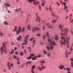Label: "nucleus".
<instances>
[{
  "label": "nucleus",
  "mask_w": 73,
  "mask_h": 73,
  "mask_svg": "<svg viewBox=\"0 0 73 73\" xmlns=\"http://www.w3.org/2000/svg\"><path fill=\"white\" fill-rule=\"evenodd\" d=\"M60 2V3L61 4H62V1H59Z\"/></svg>",
  "instance_id": "nucleus-60"
},
{
  "label": "nucleus",
  "mask_w": 73,
  "mask_h": 73,
  "mask_svg": "<svg viewBox=\"0 0 73 73\" xmlns=\"http://www.w3.org/2000/svg\"><path fill=\"white\" fill-rule=\"evenodd\" d=\"M38 13L37 12L36 13V15L37 16H38Z\"/></svg>",
  "instance_id": "nucleus-62"
},
{
  "label": "nucleus",
  "mask_w": 73,
  "mask_h": 73,
  "mask_svg": "<svg viewBox=\"0 0 73 73\" xmlns=\"http://www.w3.org/2000/svg\"><path fill=\"white\" fill-rule=\"evenodd\" d=\"M33 39H34V38L32 37L30 39V41H32V40H33Z\"/></svg>",
  "instance_id": "nucleus-43"
},
{
  "label": "nucleus",
  "mask_w": 73,
  "mask_h": 73,
  "mask_svg": "<svg viewBox=\"0 0 73 73\" xmlns=\"http://www.w3.org/2000/svg\"><path fill=\"white\" fill-rule=\"evenodd\" d=\"M1 34V36H3V35H4V34L3 33H2L1 32L0 33Z\"/></svg>",
  "instance_id": "nucleus-48"
},
{
  "label": "nucleus",
  "mask_w": 73,
  "mask_h": 73,
  "mask_svg": "<svg viewBox=\"0 0 73 73\" xmlns=\"http://www.w3.org/2000/svg\"><path fill=\"white\" fill-rule=\"evenodd\" d=\"M5 25H8V24L7 23V22L5 21L4 22Z\"/></svg>",
  "instance_id": "nucleus-36"
},
{
  "label": "nucleus",
  "mask_w": 73,
  "mask_h": 73,
  "mask_svg": "<svg viewBox=\"0 0 73 73\" xmlns=\"http://www.w3.org/2000/svg\"><path fill=\"white\" fill-rule=\"evenodd\" d=\"M69 39H70L69 37H68V36H67L66 37V42H67V41L68 42H69L68 41L69 40Z\"/></svg>",
  "instance_id": "nucleus-20"
},
{
  "label": "nucleus",
  "mask_w": 73,
  "mask_h": 73,
  "mask_svg": "<svg viewBox=\"0 0 73 73\" xmlns=\"http://www.w3.org/2000/svg\"><path fill=\"white\" fill-rule=\"evenodd\" d=\"M31 58H32V56H30L28 57L27 59L28 60H30V59H31Z\"/></svg>",
  "instance_id": "nucleus-37"
},
{
  "label": "nucleus",
  "mask_w": 73,
  "mask_h": 73,
  "mask_svg": "<svg viewBox=\"0 0 73 73\" xmlns=\"http://www.w3.org/2000/svg\"><path fill=\"white\" fill-rule=\"evenodd\" d=\"M46 10H47V11H48V7H46Z\"/></svg>",
  "instance_id": "nucleus-61"
},
{
  "label": "nucleus",
  "mask_w": 73,
  "mask_h": 73,
  "mask_svg": "<svg viewBox=\"0 0 73 73\" xmlns=\"http://www.w3.org/2000/svg\"><path fill=\"white\" fill-rule=\"evenodd\" d=\"M37 36H38V37H40V34H37L36 35Z\"/></svg>",
  "instance_id": "nucleus-39"
},
{
  "label": "nucleus",
  "mask_w": 73,
  "mask_h": 73,
  "mask_svg": "<svg viewBox=\"0 0 73 73\" xmlns=\"http://www.w3.org/2000/svg\"><path fill=\"white\" fill-rule=\"evenodd\" d=\"M14 30H13L14 32H15L16 30H17V27L16 26L14 27Z\"/></svg>",
  "instance_id": "nucleus-25"
},
{
  "label": "nucleus",
  "mask_w": 73,
  "mask_h": 73,
  "mask_svg": "<svg viewBox=\"0 0 73 73\" xmlns=\"http://www.w3.org/2000/svg\"><path fill=\"white\" fill-rule=\"evenodd\" d=\"M58 36H57L56 37L54 38V39L55 40H58Z\"/></svg>",
  "instance_id": "nucleus-26"
},
{
  "label": "nucleus",
  "mask_w": 73,
  "mask_h": 73,
  "mask_svg": "<svg viewBox=\"0 0 73 73\" xmlns=\"http://www.w3.org/2000/svg\"><path fill=\"white\" fill-rule=\"evenodd\" d=\"M42 36V38L44 40H45V37H46V35H43Z\"/></svg>",
  "instance_id": "nucleus-24"
},
{
  "label": "nucleus",
  "mask_w": 73,
  "mask_h": 73,
  "mask_svg": "<svg viewBox=\"0 0 73 73\" xmlns=\"http://www.w3.org/2000/svg\"><path fill=\"white\" fill-rule=\"evenodd\" d=\"M43 52H44V54H47V52H46V51L45 50H44L43 51Z\"/></svg>",
  "instance_id": "nucleus-41"
},
{
  "label": "nucleus",
  "mask_w": 73,
  "mask_h": 73,
  "mask_svg": "<svg viewBox=\"0 0 73 73\" xmlns=\"http://www.w3.org/2000/svg\"><path fill=\"white\" fill-rule=\"evenodd\" d=\"M4 5L6 6V9H8V8L7 7H9L11 6V5L7 3H5Z\"/></svg>",
  "instance_id": "nucleus-5"
},
{
  "label": "nucleus",
  "mask_w": 73,
  "mask_h": 73,
  "mask_svg": "<svg viewBox=\"0 0 73 73\" xmlns=\"http://www.w3.org/2000/svg\"><path fill=\"white\" fill-rule=\"evenodd\" d=\"M40 62L41 64H44L45 63V61L44 60H42L40 61Z\"/></svg>",
  "instance_id": "nucleus-27"
},
{
  "label": "nucleus",
  "mask_w": 73,
  "mask_h": 73,
  "mask_svg": "<svg viewBox=\"0 0 73 73\" xmlns=\"http://www.w3.org/2000/svg\"><path fill=\"white\" fill-rule=\"evenodd\" d=\"M1 52H3V47H1Z\"/></svg>",
  "instance_id": "nucleus-45"
},
{
  "label": "nucleus",
  "mask_w": 73,
  "mask_h": 73,
  "mask_svg": "<svg viewBox=\"0 0 73 73\" xmlns=\"http://www.w3.org/2000/svg\"><path fill=\"white\" fill-rule=\"evenodd\" d=\"M21 31V28L20 27V26H19L18 30L16 32L17 35H19Z\"/></svg>",
  "instance_id": "nucleus-2"
},
{
  "label": "nucleus",
  "mask_w": 73,
  "mask_h": 73,
  "mask_svg": "<svg viewBox=\"0 0 73 73\" xmlns=\"http://www.w3.org/2000/svg\"><path fill=\"white\" fill-rule=\"evenodd\" d=\"M63 42H62V43H60V44L61 45H62L63 44V45H66L65 43L67 44H69V42H66V40H64L63 41Z\"/></svg>",
  "instance_id": "nucleus-4"
},
{
  "label": "nucleus",
  "mask_w": 73,
  "mask_h": 73,
  "mask_svg": "<svg viewBox=\"0 0 73 73\" xmlns=\"http://www.w3.org/2000/svg\"><path fill=\"white\" fill-rule=\"evenodd\" d=\"M56 3L58 6H60V3H59L58 2H56Z\"/></svg>",
  "instance_id": "nucleus-49"
},
{
  "label": "nucleus",
  "mask_w": 73,
  "mask_h": 73,
  "mask_svg": "<svg viewBox=\"0 0 73 73\" xmlns=\"http://www.w3.org/2000/svg\"><path fill=\"white\" fill-rule=\"evenodd\" d=\"M71 52H69L68 53V54H71Z\"/></svg>",
  "instance_id": "nucleus-64"
},
{
  "label": "nucleus",
  "mask_w": 73,
  "mask_h": 73,
  "mask_svg": "<svg viewBox=\"0 0 73 73\" xmlns=\"http://www.w3.org/2000/svg\"><path fill=\"white\" fill-rule=\"evenodd\" d=\"M18 9V12H20L21 11V9L20 8H19Z\"/></svg>",
  "instance_id": "nucleus-59"
},
{
  "label": "nucleus",
  "mask_w": 73,
  "mask_h": 73,
  "mask_svg": "<svg viewBox=\"0 0 73 73\" xmlns=\"http://www.w3.org/2000/svg\"><path fill=\"white\" fill-rule=\"evenodd\" d=\"M67 48H69V45H67L66 46Z\"/></svg>",
  "instance_id": "nucleus-56"
},
{
  "label": "nucleus",
  "mask_w": 73,
  "mask_h": 73,
  "mask_svg": "<svg viewBox=\"0 0 73 73\" xmlns=\"http://www.w3.org/2000/svg\"><path fill=\"white\" fill-rule=\"evenodd\" d=\"M66 70H68V71H70V68H66Z\"/></svg>",
  "instance_id": "nucleus-33"
},
{
  "label": "nucleus",
  "mask_w": 73,
  "mask_h": 73,
  "mask_svg": "<svg viewBox=\"0 0 73 73\" xmlns=\"http://www.w3.org/2000/svg\"><path fill=\"white\" fill-rule=\"evenodd\" d=\"M42 29L43 31H44V30H45V27L44 26H43Z\"/></svg>",
  "instance_id": "nucleus-55"
},
{
  "label": "nucleus",
  "mask_w": 73,
  "mask_h": 73,
  "mask_svg": "<svg viewBox=\"0 0 73 73\" xmlns=\"http://www.w3.org/2000/svg\"><path fill=\"white\" fill-rule=\"evenodd\" d=\"M42 5L43 7L44 6V5H45V2L44 1L43 3H42Z\"/></svg>",
  "instance_id": "nucleus-40"
},
{
  "label": "nucleus",
  "mask_w": 73,
  "mask_h": 73,
  "mask_svg": "<svg viewBox=\"0 0 73 73\" xmlns=\"http://www.w3.org/2000/svg\"><path fill=\"white\" fill-rule=\"evenodd\" d=\"M63 4L64 5V9H66L68 8V7H66V3H65V2H63Z\"/></svg>",
  "instance_id": "nucleus-9"
},
{
  "label": "nucleus",
  "mask_w": 73,
  "mask_h": 73,
  "mask_svg": "<svg viewBox=\"0 0 73 73\" xmlns=\"http://www.w3.org/2000/svg\"><path fill=\"white\" fill-rule=\"evenodd\" d=\"M47 26V25H49V23H46L45 24Z\"/></svg>",
  "instance_id": "nucleus-58"
},
{
  "label": "nucleus",
  "mask_w": 73,
  "mask_h": 73,
  "mask_svg": "<svg viewBox=\"0 0 73 73\" xmlns=\"http://www.w3.org/2000/svg\"><path fill=\"white\" fill-rule=\"evenodd\" d=\"M36 21H38V22H40V21H41V20L40 19V18L38 17V16H37L36 19Z\"/></svg>",
  "instance_id": "nucleus-8"
},
{
  "label": "nucleus",
  "mask_w": 73,
  "mask_h": 73,
  "mask_svg": "<svg viewBox=\"0 0 73 73\" xmlns=\"http://www.w3.org/2000/svg\"><path fill=\"white\" fill-rule=\"evenodd\" d=\"M29 35H27L25 37V39H27V38H28L29 37Z\"/></svg>",
  "instance_id": "nucleus-38"
},
{
  "label": "nucleus",
  "mask_w": 73,
  "mask_h": 73,
  "mask_svg": "<svg viewBox=\"0 0 73 73\" xmlns=\"http://www.w3.org/2000/svg\"><path fill=\"white\" fill-rule=\"evenodd\" d=\"M57 21V19L53 20L52 21V23H55Z\"/></svg>",
  "instance_id": "nucleus-22"
},
{
  "label": "nucleus",
  "mask_w": 73,
  "mask_h": 73,
  "mask_svg": "<svg viewBox=\"0 0 73 73\" xmlns=\"http://www.w3.org/2000/svg\"><path fill=\"white\" fill-rule=\"evenodd\" d=\"M31 63H32V62H31L29 61L28 62H27L26 63V64L27 65L28 64H31Z\"/></svg>",
  "instance_id": "nucleus-31"
},
{
  "label": "nucleus",
  "mask_w": 73,
  "mask_h": 73,
  "mask_svg": "<svg viewBox=\"0 0 73 73\" xmlns=\"http://www.w3.org/2000/svg\"><path fill=\"white\" fill-rule=\"evenodd\" d=\"M49 9L50 12L52 11V7H51V6H50V5H49Z\"/></svg>",
  "instance_id": "nucleus-12"
},
{
  "label": "nucleus",
  "mask_w": 73,
  "mask_h": 73,
  "mask_svg": "<svg viewBox=\"0 0 73 73\" xmlns=\"http://www.w3.org/2000/svg\"><path fill=\"white\" fill-rule=\"evenodd\" d=\"M37 56H35V57H33L32 58V60H36L37 59Z\"/></svg>",
  "instance_id": "nucleus-15"
},
{
  "label": "nucleus",
  "mask_w": 73,
  "mask_h": 73,
  "mask_svg": "<svg viewBox=\"0 0 73 73\" xmlns=\"http://www.w3.org/2000/svg\"><path fill=\"white\" fill-rule=\"evenodd\" d=\"M15 12H18V9H16L15 10Z\"/></svg>",
  "instance_id": "nucleus-50"
},
{
  "label": "nucleus",
  "mask_w": 73,
  "mask_h": 73,
  "mask_svg": "<svg viewBox=\"0 0 73 73\" xmlns=\"http://www.w3.org/2000/svg\"><path fill=\"white\" fill-rule=\"evenodd\" d=\"M21 56H23V52H21L20 53Z\"/></svg>",
  "instance_id": "nucleus-46"
},
{
  "label": "nucleus",
  "mask_w": 73,
  "mask_h": 73,
  "mask_svg": "<svg viewBox=\"0 0 73 73\" xmlns=\"http://www.w3.org/2000/svg\"><path fill=\"white\" fill-rule=\"evenodd\" d=\"M17 40H21V35H20L17 38Z\"/></svg>",
  "instance_id": "nucleus-14"
},
{
  "label": "nucleus",
  "mask_w": 73,
  "mask_h": 73,
  "mask_svg": "<svg viewBox=\"0 0 73 73\" xmlns=\"http://www.w3.org/2000/svg\"><path fill=\"white\" fill-rule=\"evenodd\" d=\"M25 43H22V44L23 45H25L26 44H27V40H25Z\"/></svg>",
  "instance_id": "nucleus-17"
},
{
  "label": "nucleus",
  "mask_w": 73,
  "mask_h": 73,
  "mask_svg": "<svg viewBox=\"0 0 73 73\" xmlns=\"http://www.w3.org/2000/svg\"><path fill=\"white\" fill-rule=\"evenodd\" d=\"M48 28H50V29L51 28H53V26H51L50 25H49L48 27Z\"/></svg>",
  "instance_id": "nucleus-34"
},
{
  "label": "nucleus",
  "mask_w": 73,
  "mask_h": 73,
  "mask_svg": "<svg viewBox=\"0 0 73 73\" xmlns=\"http://www.w3.org/2000/svg\"><path fill=\"white\" fill-rule=\"evenodd\" d=\"M24 29H25V28L24 27H23L22 29V32H24Z\"/></svg>",
  "instance_id": "nucleus-54"
},
{
  "label": "nucleus",
  "mask_w": 73,
  "mask_h": 73,
  "mask_svg": "<svg viewBox=\"0 0 73 73\" xmlns=\"http://www.w3.org/2000/svg\"><path fill=\"white\" fill-rule=\"evenodd\" d=\"M3 50L5 53H7V50L4 49Z\"/></svg>",
  "instance_id": "nucleus-28"
},
{
  "label": "nucleus",
  "mask_w": 73,
  "mask_h": 73,
  "mask_svg": "<svg viewBox=\"0 0 73 73\" xmlns=\"http://www.w3.org/2000/svg\"><path fill=\"white\" fill-rule=\"evenodd\" d=\"M63 27V25L61 24L59 25V29H61V32L60 33V34L61 36H66V34L68 33V32H69V30H68V28H64V29H62V28ZM64 33H63L64 32Z\"/></svg>",
  "instance_id": "nucleus-1"
},
{
  "label": "nucleus",
  "mask_w": 73,
  "mask_h": 73,
  "mask_svg": "<svg viewBox=\"0 0 73 73\" xmlns=\"http://www.w3.org/2000/svg\"><path fill=\"white\" fill-rule=\"evenodd\" d=\"M50 49L51 50H53V49L54 46L52 45H50Z\"/></svg>",
  "instance_id": "nucleus-29"
},
{
  "label": "nucleus",
  "mask_w": 73,
  "mask_h": 73,
  "mask_svg": "<svg viewBox=\"0 0 73 73\" xmlns=\"http://www.w3.org/2000/svg\"><path fill=\"white\" fill-rule=\"evenodd\" d=\"M31 1H33L34 2L35 1H36V0H28V1L30 3H32Z\"/></svg>",
  "instance_id": "nucleus-21"
},
{
  "label": "nucleus",
  "mask_w": 73,
  "mask_h": 73,
  "mask_svg": "<svg viewBox=\"0 0 73 73\" xmlns=\"http://www.w3.org/2000/svg\"><path fill=\"white\" fill-rule=\"evenodd\" d=\"M52 44L53 46H56V42L54 41H52V43L51 44Z\"/></svg>",
  "instance_id": "nucleus-13"
},
{
  "label": "nucleus",
  "mask_w": 73,
  "mask_h": 73,
  "mask_svg": "<svg viewBox=\"0 0 73 73\" xmlns=\"http://www.w3.org/2000/svg\"><path fill=\"white\" fill-rule=\"evenodd\" d=\"M46 34L47 35V36H48V35H49V33H48V32H47L46 33Z\"/></svg>",
  "instance_id": "nucleus-51"
},
{
  "label": "nucleus",
  "mask_w": 73,
  "mask_h": 73,
  "mask_svg": "<svg viewBox=\"0 0 73 73\" xmlns=\"http://www.w3.org/2000/svg\"><path fill=\"white\" fill-rule=\"evenodd\" d=\"M54 16H55V17H56L57 18V19H58V16L56 15H55Z\"/></svg>",
  "instance_id": "nucleus-57"
},
{
  "label": "nucleus",
  "mask_w": 73,
  "mask_h": 73,
  "mask_svg": "<svg viewBox=\"0 0 73 73\" xmlns=\"http://www.w3.org/2000/svg\"><path fill=\"white\" fill-rule=\"evenodd\" d=\"M47 56L48 58H50V57L51 56V54H50L49 53H48L47 54Z\"/></svg>",
  "instance_id": "nucleus-18"
},
{
  "label": "nucleus",
  "mask_w": 73,
  "mask_h": 73,
  "mask_svg": "<svg viewBox=\"0 0 73 73\" xmlns=\"http://www.w3.org/2000/svg\"><path fill=\"white\" fill-rule=\"evenodd\" d=\"M48 41L50 43V44H49V45H50L51 44H52V42L53 41L52 40H51L50 39H48Z\"/></svg>",
  "instance_id": "nucleus-10"
},
{
  "label": "nucleus",
  "mask_w": 73,
  "mask_h": 73,
  "mask_svg": "<svg viewBox=\"0 0 73 73\" xmlns=\"http://www.w3.org/2000/svg\"><path fill=\"white\" fill-rule=\"evenodd\" d=\"M10 66H13V63H11L10 65Z\"/></svg>",
  "instance_id": "nucleus-63"
},
{
  "label": "nucleus",
  "mask_w": 73,
  "mask_h": 73,
  "mask_svg": "<svg viewBox=\"0 0 73 73\" xmlns=\"http://www.w3.org/2000/svg\"><path fill=\"white\" fill-rule=\"evenodd\" d=\"M64 66L62 65H61L59 66V68L60 69H64Z\"/></svg>",
  "instance_id": "nucleus-7"
},
{
  "label": "nucleus",
  "mask_w": 73,
  "mask_h": 73,
  "mask_svg": "<svg viewBox=\"0 0 73 73\" xmlns=\"http://www.w3.org/2000/svg\"><path fill=\"white\" fill-rule=\"evenodd\" d=\"M46 48L48 50H50V47H49V46H47L46 47Z\"/></svg>",
  "instance_id": "nucleus-19"
},
{
  "label": "nucleus",
  "mask_w": 73,
  "mask_h": 73,
  "mask_svg": "<svg viewBox=\"0 0 73 73\" xmlns=\"http://www.w3.org/2000/svg\"><path fill=\"white\" fill-rule=\"evenodd\" d=\"M3 46L4 48H5V49H6V47H5V42H4L3 43Z\"/></svg>",
  "instance_id": "nucleus-16"
},
{
  "label": "nucleus",
  "mask_w": 73,
  "mask_h": 73,
  "mask_svg": "<svg viewBox=\"0 0 73 73\" xmlns=\"http://www.w3.org/2000/svg\"><path fill=\"white\" fill-rule=\"evenodd\" d=\"M34 5H36V1H34V2L33 3Z\"/></svg>",
  "instance_id": "nucleus-47"
},
{
  "label": "nucleus",
  "mask_w": 73,
  "mask_h": 73,
  "mask_svg": "<svg viewBox=\"0 0 73 73\" xmlns=\"http://www.w3.org/2000/svg\"><path fill=\"white\" fill-rule=\"evenodd\" d=\"M41 55L40 54H39L38 56V58H40V57H41Z\"/></svg>",
  "instance_id": "nucleus-53"
},
{
  "label": "nucleus",
  "mask_w": 73,
  "mask_h": 73,
  "mask_svg": "<svg viewBox=\"0 0 73 73\" xmlns=\"http://www.w3.org/2000/svg\"><path fill=\"white\" fill-rule=\"evenodd\" d=\"M39 9L40 11H41V5H40L39 6Z\"/></svg>",
  "instance_id": "nucleus-42"
},
{
  "label": "nucleus",
  "mask_w": 73,
  "mask_h": 73,
  "mask_svg": "<svg viewBox=\"0 0 73 73\" xmlns=\"http://www.w3.org/2000/svg\"><path fill=\"white\" fill-rule=\"evenodd\" d=\"M62 40H65V38L63 36H62L61 37Z\"/></svg>",
  "instance_id": "nucleus-32"
},
{
  "label": "nucleus",
  "mask_w": 73,
  "mask_h": 73,
  "mask_svg": "<svg viewBox=\"0 0 73 73\" xmlns=\"http://www.w3.org/2000/svg\"><path fill=\"white\" fill-rule=\"evenodd\" d=\"M7 66H10V62H8L7 63Z\"/></svg>",
  "instance_id": "nucleus-35"
},
{
  "label": "nucleus",
  "mask_w": 73,
  "mask_h": 73,
  "mask_svg": "<svg viewBox=\"0 0 73 73\" xmlns=\"http://www.w3.org/2000/svg\"><path fill=\"white\" fill-rule=\"evenodd\" d=\"M31 56V57L32 56H35V54H30Z\"/></svg>",
  "instance_id": "nucleus-44"
},
{
  "label": "nucleus",
  "mask_w": 73,
  "mask_h": 73,
  "mask_svg": "<svg viewBox=\"0 0 73 73\" xmlns=\"http://www.w3.org/2000/svg\"><path fill=\"white\" fill-rule=\"evenodd\" d=\"M27 29L29 30L30 31L31 30V29H30V25H29V24L28 25H27Z\"/></svg>",
  "instance_id": "nucleus-23"
},
{
  "label": "nucleus",
  "mask_w": 73,
  "mask_h": 73,
  "mask_svg": "<svg viewBox=\"0 0 73 73\" xmlns=\"http://www.w3.org/2000/svg\"><path fill=\"white\" fill-rule=\"evenodd\" d=\"M45 69V67L44 66H42L41 67H38L37 68V69H38V70L39 69V71H42V70L43 69Z\"/></svg>",
  "instance_id": "nucleus-3"
},
{
  "label": "nucleus",
  "mask_w": 73,
  "mask_h": 73,
  "mask_svg": "<svg viewBox=\"0 0 73 73\" xmlns=\"http://www.w3.org/2000/svg\"><path fill=\"white\" fill-rule=\"evenodd\" d=\"M13 57L14 58H17V57L16 56H15V55H14L13 56Z\"/></svg>",
  "instance_id": "nucleus-52"
},
{
  "label": "nucleus",
  "mask_w": 73,
  "mask_h": 73,
  "mask_svg": "<svg viewBox=\"0 0 73 73\" xmlns=\"http://www.w3.org/2000/svg\"><path fill=\"white\" fill-rule=\"evenodd\" d=\"M33 32H36V27H33L32 29Z\"/></svg>",
  "instance_id": "nucleus-11"
},
{
  "label": "nucleus",
  "mask_w": 73,
  "mask_h": 73,
  "mask_svg": "<svg viewBox=\"0 0 73 73\" xmlns=\"http://www.w3.org/2000/svg\"><path fill=\"white\" fill-rule=\"evenodd\" d=\"M35 28H36V30H37V31H39V30H40V28L39 27H35Z\"/></svg>",
  "instance_id": "nucleus-30"
},
{
  "label": "nucleus",
  "mask_w": 73,
  "mask_h": 73,
  "mask_svg": "<svg viewBox=\"0 0 73 73\" xmlns=\"http://www.w3.org/2000/svg\"><path fill=\"white\" fill-rule=\"evenodd\" d=\"M35 65H34L32 67L31 71L32 73H35V72H34V71H33V69H35Z\"/></svg>",
  "instance_id": "nucleus-6"
}]
</instances>
